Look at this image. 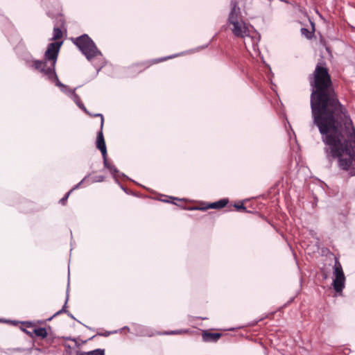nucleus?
<instances>
[{
  "label": "nucleus",
  "mask_w": 355,
  "mask_h": 355,
  "mask_svg": "<svg viewBox=\"0 0 355 355\" xmlns=\"http://www.w3.org/2000/svg\"><path fill=\"white\" fill-rule=\"evenodd\" d=\"M228 24L232 33L237 37L244 38L250 35L248 24L243 20L240 8L234 6L228 17Z\"/></svg>",
  "instance_id": "f257e3e1"
},
{
  "label": "nucleus",
  "mask_w": 355,
  "mask_h": 355,
  "mask_svg": "<svg viewBox=\"0 0 355 355\" xmlns=\"http://www.w3.org/2000/svg\"><path fill=\"white\" fill-rule=\"evenodd\" d=\"M73 42L88 60H92L94 58L101 55V51L98 49L94 42L86 34L76 38Z\"/></svg>",
  "instance_id": "f03ea898"
},
{
  "label": "nucleus",
  "mask_w": 355,
  "mask_h": 355,
  "mask_svg": "<svg viewBox=\"0 0 355 355\" xmlns=\"http://www.w3.org/2000/svg\"><path fill=\"white\" fill-rule=\"evenodd\" d=\"M31 67L35 70L40 71L44 75L47 76L48 78L54 81L56 80L57 85L59 87H63L64 85L59 81L58 78L55 72V68L51 64L48 65V62L45 60L44 61L40 60H33Z\"/></svg>",
  "instance_id": "7ed1b4c3"
},
{
  "label": "nucleus",
  "mask_w": 355,
  "mask_h": 355,
  "mask_svg": "<svg viewBox=\"0 0 355 355\" xmlns=\"http://www.w3.org/2000/svg\"><path fill=\"white\" fill-rule=\"evenodd\" d=\"M334 275L335 277L333 280L334 289L336 293H341L345 288V276L341 263L337 258L335 259Z\"/></svg>",
  "instance_id": "20e7f679"
},
{
  "label": "nucleus",
  "mask_w": 355,
  "mask_h": 355,
  "mask_svg": "<svg viewBox=\"0 0 355 355\" xmlns=\"http://www.w3.org/2000/svg\"><path fill=\"white\" fill-rule=\"evenodd\" d=\"M176 55H170L168 57L150 60L144 62L135 63L128 68V73L130 74L139 73L153 64L166 61L168 59H172Z\"/></svg>",
  "instance_id": "39448f33"
},
{
  "label": "nucleus",
  "mask_w": 355,
  "mask_h": 355,
  "mask_svg": "<svg viewBox=\"0 0 355 355\" xmlns=\"http://www.w3.org/2000/svg\"><path fill=\"white\" fill-rule=\"evenodd\" d=\"M62 42H55L51 43L45 52V60L50 62V64L55 68L58 53Z\"/></svg>",
  "instance_id": "423d86ee"
},
{
  "label": "nucleus",
  "mask_w": 355,
  "mask_h": 355,
  "mask_svg": "<svg viewBox=\"0 0 355 355\" xmlns=\"http://www.w3.org/2000/svg\"><path fill=\"white\" fill-rule=\"evenodd\" d=\"M95 116H99L101 118V130L99 131L97 139H96V148L99 149L102 153L103 159L105 160L107 156V148L105 146V141L103 134V128L104 124V118L101 114H97Z\"/></svg>",
  "instance_id": "0eeeda50"
},
{
  "label": "nucleus",
  "mask_w": 355,
  "mask_h": 355,
  "mask_svg": "<svg viewBox=\"0 0 355 355\" xmlns=\"http://www.w3.org/2000/svg\"><path fill=\"white\" fill-rule=\"evenodd\" d=\"M228 202L229 200L227 198H223L214 202L207 203L204 206L190 207L189 209L200 211H206L209 209H220L225 207L228 204Z\"/></svg>",
  "instance_id": "6e6552de"
},
{
  "label": "nucleus",
  "mask_w": 355,
  "mask_h": 355,
  "mask_svg": "<svg viewBox=\"0 0 355 355\" xmlns=\"http://www.w3.org/2000/svg\"><path fill=\"white\" fill-rule=\"evenodd\" d=\"M187 331L185 330H175V331H158L155 330H147L144 334V336H148V337H153L156 336H161V335H180L185 334Z\"/></svg>",
  "instance_id": "1a4fd4ad"
},
{
  "label": "nucleus",
  "mask_w": 355,
  "mask_h": 355,
  "mask_svg": "<svg viewBox=\"0 0 355 355\" xmlns=\"http://www.w3.org/2000/svg\"><path fill=\"white\" fill-rule=\"evenodd\" d=\"M221 336L222 334L220 333H212L207 330L203 331L202 334L203 341L209 343H216L221 338Z\"/></svg>",
  "instance_id": "9d476101"
},
{
  "label": "nucleus",
  "mask_w": 355,
  "mask_h": 355,
  "mask_svg": "<svg viewBox=\"0 0 355 355\" xmlns=\"http://www.w3.org/2000/svg\"><path fill=\"white\" fill-rule=\"evenodd\" d=\"M33 333L37 336L42 338H44L47 336V331L45 328L39 327L33 330Z\"/></svg>",
  "instance_id": "9b49d317"
},
{
  "label": "nucleus",
  "mask_w": 355,
  "mask_h": 355,
  "mask_svg": "<svg viewBox=\"0 0 355 355\" xmlns=\"http://www.w3.org/2000/svg\"><path fill=\"white\" fill-rule=\"evenodd\" d=\"M76 355H105L104 350L97 349L89 352H77Z\"/></svg>",
  "instance_id": "f8f14e48"
},
{
  "label": "nucleus",
  "mask_w": 355,
  "mask_h": 355,
  "mask_svg": "<svg viewBox=\"0 0 355 355\" xmlns=\"http://www.w3.org/2000/svg\"><path fill=\"white\" fill-rule=\"evenodd\" d=\"M62 31L60 28L55 27L53 28V40H58L62 37Z\"/></svg>",
  "instance_id": "ddd939ff"
},
{
  "label": "nucleus",
  "mask_w": 355,
  "mask_h": 355,
  "mask_svg": "<svg viewBox=\"0 0 355 355\" xmlns=\"http://www.w3.org/2000/svg\"><path fill=\"white\" fill-rule=\"evenodd\" d=\"M104 166L107 168L112 173H117L118 171L114 165L110 164L107 159V156L105 157V160L103 159Z\"/></svg>",
  "instance_id": "4468645a"
},
{
  "label": "nucleus",
  "mask_w": 355,
  "mask_h": 355,
  "mask_svg": "<svg viewBox=\"0 0 355 355\" xmlns=\"http://www.w3.org/2000/svg\"><path fill=\"white\" fill-rule=\"evenodd\" d=\"M234 207L238 211H241V212H246L247 211L246 207L244 206L243 202H236L234 205Z\"/></svg>",
  "instance_id": "2eb2a0df"
},
{
  "label": "nucleus",
  "mask_w": 355,
  "mask_h": 355,
  "mask_svg": "<svg viewBox=\"0 0 355 355\" xmlns=\"http://www.w3.org/2000/svg\"><path fill=\"white\" fill-rule=\"evenodd\" d=\"M75 189V188H73L72 189H71L69 191H68L65 196L60 199V202L62 205H65L66 203H67V199L70 195V193Z\"/></svg>",
  "instance_id": "dca6fc26"
},
{
  "label": "nucleus",
  "mask_w": 355,
  "mask_h": 355,
  "mask_svg": "<svg viewBox=\"0 0 355 355\" xmlns=\"http://www.w3.org/2000/svg\"><path fill=\"white\" fill-rule=\"evenodd\" d=\"M301 32L302 33L305 35L307 38H311L312 37V33L310 32L308 29L306 28H302L301 29Z\"/></svg>",
  "instance_id": "f3484780"
},
{
  "label": "nucleus",
  "mask_w": 355,
  "mask_h": 355,
  "mask_svg": "<svg viewBox=\"0 0 355 355\" xmlns=\"http://www.w3.org/2000/svg\"><path fill=\"white\" fill-rule=\"evenodd\" d=\"M66 305H67V302H65V304H64V306L62 307V309L61 310L58 311V312H56V313L53 315V317H55V316H57V315H60V314H61V313H64V312H67V311L65 310Z\"/></svg>",
  "instance_id": "a211bd4d"
},
{
  "label": "nucleus",
  "mask_w": 355,
  "mask_h": 355,
  "mask_svg": "<svg viewBox=\"0 0 355 355\" xmlns=\"http://www.w3.org/2000/svg\"><path fill=\"white\" fill-rule=\"evenodd\" d=\"M23 324L26 327H31L33 326L32 323L30 322H25Z\"/></svg>",
  "instance_id": "6ab92c4d"
},
{
  "label": "nucleus",
  "mask_w": 355,
  "mask_h": 355,
  "mask_svg": "<svg viewBox=\"0 0 355 355\" xmlns=\"http://www.w3.org/2000/svg\"><path fill=\"white\" fill-rule=\"evenodd\" d=\"M76 103L78 104V105L81 107V108H84L83 105H80V103H79L78 101H76Z\"/></svg>",
  "instance_id": "aec40b11"
},
{
  "label": "nucleus",
  "mask_w": 355,
  "mask_h": 355,
  "mask_svg": "<svg viewBox=\"0 0 355 355\" xmlns=\"http://www.w3.org/2000/svg\"><path fill=\"white\" fill-rule=\"evenodd\" d=\"M74 97L79 101V97L76 94H74Z\"/></svg>",
  "instance_id": "412c9836"
},
{
  "label": "nucleus",
  "mask_w": 355,
  "mask_h": 355,
  "mask_svg": "<svg viewBox=\"0 0 355 355\" xmlns=\"http://www.w3.org/2000/svg\"><path fill=\"white\" fill-rule=\"evenodd\" d=\"M81 184V182H79L78 185L75 186V189L78 188V185H80Z\"/></svg>",
  "instance_id": "4be33fe9"
},
{
  "label": "nucleus",
  "mask_w": 355,
  "mask_h": 355,
  "mask_svg": "<svg viewBox=\"0 0 355 355\" xmlns=\"http://www.w3.org/2000/svg\"><path fill=\"white\" fill-rule=\"evenodd\" d=\"M81 184V182H79L78 185L75 186V189L78 188V185H80Z\"/></svg>",
  "instance_id": "5701e85b"
},
{
  "label": "nucleus",
  "mask_w": 355,
  "mask_h": 355,
  "mask_svg": "<svg viewBox=\"0 0 355 355\" xmlns=\"http://www.w3.org/2000/svg\"><path fill=\"white\" fill-rule=\"evenodd\" d=\"M24 331H25L27 334L31 335V333H30L29 331H26V330H24Z\"/></svg>",
  "instance_id": "b1692460"
}]
</instances>
